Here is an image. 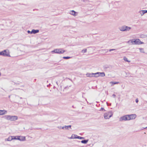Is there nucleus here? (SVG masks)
Segmentation results:
<instances>
[{
    "label": "nucleus",
    "instance_id": "obj_13",
    "mask_svg": "<svg viewBox=\"0 0 147 147\" xmlns=\"http://www.w3.org/2000/svg\"><path fill=\"white\" fill-rule=\"evenodd\" d=\"M140 13L142 16L144 14L147 13V10H143L140 11Z\"/></svg>",
    "mask_w": 147,
    "mask_h": 147
},
{
    "label": "nucleus",
    "instance_id": "obj_18",
    "mask_svg": "<svg viewBox=\"0 0 147 147\" xmlns=\"http://www.w3.org/2000/svg\"><path fill=\"white\" fill-rule=\"evenodd\" d=\"M88 140H82L81 142L82 143L84 144H86L88 142Z\"/></svg>",
    "mask_w": 147,
    "mask_h": 147
},
{
    "label": "nucleus",
    "instance_id": "obj_33",
    "mask_svg": "<svg viewBox=\"0 0 147 147\" xmlns=\"http://www.w3.org/2000/svg\"><path fill=\"white\" fill-rule=\"evenodd\" d=\"M27 32L28 34H32V31H30V30H28Z\"/></svg>",
    "mask_w": 147,
    "mask_h": 147
},
{
    "label": "nucleus",
    "instance_id": "obj_9",
    "mask_svg": "<svg viewBox=\"0 0 147 147\" xmlns=\"http://www.w3.org/2000/svg\"><path fill=\"white\" fill-rule=\"evenodd\" d=\"M98 74L99 75V76H101L102 77H103L105 76V74L104 72H97L96 74Z\"/></svg>",
    "mask_w": 147,
    "mask_h": 147
},
{
    "label": "nucleus",
    "instance_id": "obj_42",
    "mask_svg": "<svg viewBox=\"0 0 147 147\" xmlns=\"http://www.w3.org/2000/svg\"><path fill=\"white\" fill-rule=\"evenodd\" d=\"M130 42V40H129V41H128L127 42V43H129Z\"/></svg>",
    "mask_w": 147,
    "mask_h": 147
},
{
    "label": "nucleus",
    "instance_id": "obj_31",
    "mask_svg": "<svg viewBox=\"0 0 147 147\" xmlns=\"http://www.w3.org/2000/svg\"><path fill=\"white\" fill-rule=\"evenodd\" d=\"M100 111H105L106 110L104 109L102 107Z\"/></svg>",
    "mask_w": 147,
    "mask_h": 147
},
{
    "label": "nucleus",
    "instance_id": "obj_7",
    "mask_svg": "<svg viewBox=\"0 0 147 147\" xmlns=\"http://www.w3.org/2000/svg\"><path fill=\"white\" fill-rule=\"evenodd\" d=\"M17 140L20 141H24L26 140V138L25 136H18Z\"/></svg>",
    "mask_w": 147,
    "mask_h": 147
},
{
    "label": "nucleus",
    "instance_id": "obj_6",
    "mask_svg": "<svg viewBox=\"0 0 147 147\" xmlns=\"http://www.w3.org/2000/svg\"><path fill=\"white\" fill-rule=\"evenodd\" d=\"M2 52H3L5 54L7 55V56H3L10 57V56L9 54V52L8 50H5L2 51Z\"/></svg>",
    "mask_w": 147,
    "mask_h": 147
},
{
    "label": "nucleus",
    "instance_id": "obj_35",
    "mask_svg": "<svg viewBox=\"0 0 147 147\" xmlns=\"http://www.w3.org/2000/svg\"><path fill=\"white\" fill-rule=\"evenodd\" d=\"M116 50V49H110L109 50V51L110 52L111 51H114Z\"/></svg>",
    "mask_w": 147,
    "mask_h": 147
},
{
    "label": "nucleus",
    "instance_id": "obj_11",
    "mask_svg": "<svg viewBox=\"0 0 147 147\" xmlns=\"http://www.w3.org/2000/svg\"><path fill=\"white\" fill-rule=\"evenodd\" d=\"M77 136H78L77 135L73 134L69 138L71 139H77Z\"/></svg>",
    "mask_w": 147,
    "mask_h": 147
},
{
    "label": "nucleus",
    "instance_id": "obj_36",
    "mask_svg": "<svg viewBox=\"0 0 147 147\" xmlns=\"http://www.w3.org/2000/svg\"><path fill=\"white\" fill-rule=\"evenodd\" d=\"M107 104L108 106H110L111 105V103H109V104H108V102H107Z\"/></svg>",
    "mask_w": 147,
    "mask_h": 147
},
{
    "label": "nucleus",
    "instance_id": "obj_14",
    "mask_svg": "<svg viewBox=\"0 0 147 147\" xmlns=\"http://www.w3.org/2000/svg\"><path fill=\"white\" fill-rule=\"evenodd\" d=\"M139 41H140V39H134V44H136V45L139 44Z\"/></svg>",
    "mask_w": 147,
    "mask_h": 147
},
{
    "label": "nucleus",
    "instance_id": "obj_4",
    "mask_svg": "<svg viewBox=\"0 0 147 147\" xmlns=\"http://www.w3.org/2000/svg\"><path fill=\"white\" fill-rule=\"evenodd\" d=\"M130 118L129 119V117L128 115H126L122 116L120 118L119 121H126L130 120Z\"/></svg>",
    "mask_w": 147,
    "mask_h": 147
},
{
    "label": "nucleus",
    "instance_id": "obj_30",
    "mask_svg": "<svg viewBox=\"0 0 147 147\" xmlns=\"http://www.w3.org/2000/svg\"><path fill=\"white\" fill-rule=\"evenodd\" d=\"M12 82H13L14 83V85H18L20 84V83H16L15 82H14L13 81H11Z\"/></svg>",
    "mask_w": 147,
    "mask_h": 147
},
{
    "label": "nucleus",
    "instance_id": "obj_50",
    "mask_svg": "<svg viewBox=\"0 0 147 147\" xmlns=\"http://www.w3.org/2000/svg\"><path fill=\"white\" fill-rule=\"evenodd\" d=\"M1 76V72H0V76Z\"/></svg>",
    "mask_w": 147,
    "mask_h": 147
},
{
    "label": "nucleus",
    "instance_id": "obj_27",
    "mask_svg": "<svg viewBox=\"0 0 147 147\" xmlns=\"http://www.w3.org/2000/svg\"><path fill=\"white\" fill-rule=\"evenodd\" d=\"M97 73H94V75L93 77H97L99 76V75H98V74H96Z\"/></svg>",
    "mask_w": 147,
    "mask_h": 147
},
{
    "label": "nucleus",
    "instance_id": "obj_12",
    "mask_svg": "<svg viewBox=\"0 0 147 147\" xmlns=\"http://www.w3.org/2000/svg\"><path fill=\"white\" fill-rule=\"evenodd\" d=\"M86 75L87 77H93L94 73H87Z\"/></svg>",
    "mask_w": 147,
    "mask_h": 147
},
{
    "label": "nucleus",
    "instance_id": "obj_46",
    "mask_svg": "<svg viewBox=\"0 0 147 147\" xmlns=\"http://www.w3.org/2000/svg\"><path fill=\"white\" fill-rule=\"evenodd\" d=\"M62 127L61 126V127H60L59 128L61 129Z\"/></svg>",
    "mask_w": 147,
    "mask_h": 147
},
{
    "label": "nucleus",
    "instance_id": "obj_15",
    "mask_svg": "<svg viewBox=\"0 0 147 147\" xmlns=\"http://www.w3.org/2000/svg\"><path fill=\"white\" fill-rule=\"evenodd\" d=\"M13 140L12 136H10L7 138L5 139V141H11Z\"/></svg>",
    "mask_w": 147,
    "mask_h": 147
},
{
    "label": "nucleus",
    "instance_id": "obj_43",
    "mask_svg": "<svg viewBox=\"0 0 147 147\" xmlns=\"http://www.w3.org/2000/svg\"><path fill=\"white\" fill-rule=\"evenodd\" d=\"M68 79L69 80H70L71 81H72V80H71V79H69V78H68Z\"/></svg>",
    "mask_w": 147,
    "mask_h": 147
},
{
    "label": "nucleus",
    "instance_id": "obj_20",
    "mask_svg": "<svg viewBox=\"0 0 147 147\" xmlns=\"http://www.w3.org/2000/svg\"><path fill=\"white\" fill-rule=\"evenodd\" d=\"M123 59L126 62H130V61H128L127 58H126L125 57H123Z\"/></svg>",
    "mask_w": 147,
    "mask_h": 147
},
{
    "label": "nucleus",
    "instance_id": "obj_3",
    "mask_svg": "<svg viewBox=\"0 0 147 147\" xmlns=\"http://www.w3.org/2000/svg\"><path fill=\"white\" fill-rule=\"evenodd\" d=\"M131 29V28L125 25H124L119 28V30L121 31H128Z\"/></svg>",
    "mask_w": 147,
    "mask_h": 147
},
{
    "label": "nucleus",
    "instance_id": "obj_32",
    "mask_svg": "<svg viewBox=\"0 0 147 147\" xmlns=\"http://www.w3.org/2000/svg\"><path fill=\"white\" fill-rule=\"evenodd\" d=\"M134 39H131L130 40V41L131 43H132V44H134L133 42H134Z\"/></svg>",
    "mask_w": 147,
    "mask_h": 147
},
{
    "label": "nucleus",
    "instance_id": "obj_40",
    "mask_svg": "<svg viewBox=\"0 0 147 147\" xmlns=\"http://www.w3.org/2000/svg\"><path fill=\"white\" fill-rule=\"evenodd\" d=\"M104 69H107V68H108V67H106V66H104Z\"/></svg>",
    "mask_w": 147,
    "mask_h": 147
},
{
    "label": "nucleus",
    "instance_id": "obj_38",
    "mask_svg": "<svg viewBox=\"0 0 147 147\" xmlns=\"http://www.w3.org/2000/svg\"><path fill=\"white\" fill-rule=\"evenodd\" d=\"M69 87H68V86H66L65 87L64 89H67V88H69Z\"/></svg>",
    "mask_w": 147,
    "mask_h": 147
},
{
    "label": "nucleus",
    "instance_id": "obj_17",
    "mask_svg": "<svg viewBox=\"0 0 147 147\" xmlns=\"http://www.w3.org/2000/svg\"><path fill=\"white\" fill-rule=\"evenodd\" d=\"M76 13L77 12H76L74 10H71L70 11V13L72 15L75 16H76Z\"/></svg>",
    "mask_w": 147,
    "mask_h": 147
},
{
    "label": "nucleus",
    "instance_id": "obj_19",
    "mask_svg": "<svg viewBox=\"0 0 147 147\" xmlns=\"http://www.w3.org/2000/svg\"><path fill=\"white\" fill-rule=\"evenodd\" d=\"M65 129H68V128H70L71 129V125H69L68 126H66L65 125Z\"/></svg>",
    "mask_w": 147,
    "mask_h": 147
},
{
    "label": "nucleus",
    "instance_id": "obj_45",
    "mask_svg": "<svg viewBox=\"0 0 147 147\" xmlns=\"http://www.w3.org/2000/svg\"><path fill=\"white\" fill-rule=\"evenodd\" d=\"M72 107L73 108H76V107H74V106L73 105V106H72Z\"/></svg>",
    "mask_w": 147,
    "mask_h": 147
},
{
    "label": "nucleus",
    "instance_id": "obj_26",
    "mask_svg": "<svg viewBox=\"0 0 147 147\" xmlns=\"http://www.w3.org/2000/svg\"><path fill=\"white\" fill-rule=\"evenodd\" d=\"M139 49L140 50V51L141 53H144V49L142 48H139Z\"/></svg>",
    "mask_w": 147,
    "mask_h": 147
},
{
    "label": "nucleus",
    "instance_id": "obj_51",
    "mask_svg": "<svg viewBox=\"0 0 147 147\" xmlns=\"http://www.w3.org/2000/svg\"><path fill=\"white\" fill-rule=\"evenodd\" d=\"M20 99H22V97H20Z\"/></svg>",
    "mask_w": 147,
    "mask_h": 147
},
{
    "label": "nucleus",
    "instance_id": "obj_52",
    "mask_svg": "<svg viewBox=\"0 0 147 147\" xmlns=\"http://www.w3.org/2000/svg\"><path fill=\"white\" fill-rule=\"evenodd\" d=\"M9 97H10V96H9Z\"/></svg>",
    "mask_w": 147,
    "mask_h": 147
},
{
    "label": "nucleus",
    "instance_id": "obj_41",
    "mask_svg": "<svg viewBox=\"0 0 147 147\" xmlns=\"http://www.w3.org/2000/svg\"><path fill=\"white\" fill-rule=\"evenodd\" d=\"M61 129H65V126H64L63 127H62Z\"/></svg>",
    "mask_w": 147,
    "mask_h": 147
},
{
    "label": "nucleus",
    "instance_id": "obj_16",
    "mask_svg": "<svg viewBox=\"0 0 147 147\" xmlns=\"http://www.w3.org/2000/svg\"><path fill=\"white\" fill-rule=\"evenodd\" d=\"M6 112L7 111L5 110H0V115H2L5 114Z\"/></svg>",
    "mask_w": 147,
    "mask_h": 147
},
{
    "label": "nucleus",
    "instance_id": "obj_29",
    "mask_svg": "<svg viewBox=\"0 0 147 147\" xmlns=\"http://www.w3.org/2000/svg\"><path fill=\"white\" fill-rule=\"evenodd\" d=\"M140 37L141 38H144L145 37V35L144 34H142L140 35Z\"/></svg>",
    "mask_w": 147,
    "mask_h": 147
},
{
    "label": "nucleus",
    "instance_id": "obj_22",
    "mask_svg": "<svg viewBox=\"0 0 147 147\" xmlns=\"http://www.w3.org/2000/svg\"><path fill=\"white\" fill-rule=\"evenodd\" d=\"M110 83L112 84V85H114L115 84H117L119 83V82H110Z\"/></svg>",
    "mask_w": 147,
    "mask_h": 147
},
{
    "label": "nucleus",
    "instance_id": "obj_44",
    "mask_svg": "<svg viewBox=\"0 0 147 147\" xmlns=\"http://www.w3.org/2000/svg\"><path fill=\"white\" fill-rule=\"evenodd\" d=\"M68 79L69 80H70L71 81H72V80H71V79H69V78H68Z\"/></svg>",
    "mask_w": 147,
    "mask_h": 147
},
{
    "label": "nucleus",
    "instance_id": "obj_37",
    "mask_svg": "<svg viewBox=\"0 0 147 147\" xmlns=\"http://www.w3.org/2000/svg\"><path fill=\"white\" fill-rule=\"evenodd\" d=\"M135 101L136 103H138V98H137L136 99Z\"/></svg>",
    "mask_w": 147,
    "mask_h": 147
},
{
    "label": "nucleus",
    "instance_id": "obj_47",
    "mask_svg": "<svg viewBox=\"0 0 147 147\" xmlns=\"http://www.w3.org/2000/svg\"><path fill=\"white\" fill-rule=\"evenodd\" d=\"M106 50H107V52L108 51V49H106Z\"/></svg>",
    "mask_w": 147,
    "mask_h": 147
},
{
    "label": "nucleus",
    "instance_id": "obj_34",
    "mask_svg": "<svg viewBox=\"0 0 147 147\" xmlns=\"http://www.w3.org/2000/svg\"><path fill=\"white\" fill-rule=\"evenodd\" d=\"M139 45H140V44H142L144 43L143 42H141L140 40V41H139Z\"/></svg>",
    "mask_w": 147,
    "mask_h": 147
},
{
    "label": "nucleus",
    "instance_id": "obj_2",
    "mask_svg": "<svg viewBox=\"0 0 147 147\" xmlns=\"http://www.w3.org/2000/svg\"><path fill=\"white\" fill-rule=\"evenodd\" d=\"M65 52V51L62 49H57L53 50L51 51L52 53H54L58 54H63Z\"/></svg>",
    "mask_w": 147,
    "mask_h": 147
},
{
    "label": "nucleus",
    "instance_id": "obj_49",
    "mask_svg": "<svg viewBox=\"0 0 147 147\" xmlns=\"http://www.w3.org/2000/svg\"><path fill=\"white\" fill-rule=\"evenodd\" d=\"M56 83H57V85H58V83H57V82H56Z\"/></svg>",
    "mask_w": 147,
    "mask_h": 147
},
{
    "label": "nucleus",
    "instance_id": "obj_8",
    "mask_svg": "<svg viewBox=\"0 0 147 147\" xmlns=\"http://www.w3.org/2000/svg\"><path fill=\"white\" fill-rule=\"evenodd\" d=\"M129 117V119L130 118V120L135 119L136 117V114H131L128 115Z\"/></svg>",
    "mask_w": 147,
    "mask_h": 147
},
{
    "label": "nucleus",
    "instance_id": "obj_24",
    "mask_svg": "<svg viewBox=\"0 0 147 147\" xmlns=\"http://www.w3.org/2000/svg\"><path fill=\"white\" fill-rule=\"evenodd\" d=\"M18 138V136H12L13 140H17Z\"/></svg>",
    "mask_w": 147,
    "mask_h": 147
},
{
    "label": "nucleus",
    "instance_id": "obj_48",
    "mask_svg": "<svg viewBox=\"0 0 147 147\" xmlns=\"http://www.w3.org/2000/svg\"><path fill=\"white\" fill-rule=\"evenodd\" d=\"M146 128H147V127L144 128V129H146Z\"/></svg>",
    "mask_w": 147,
    "mask_h": 147
},
{
    "label": "nucleus",
    "instance_id": "obj_5",
    "mask_svg": "<svg viewBox=\"0 0 147 147\" xmlns=\"http://www.w3.org/2000/svg\"><path fill=\"white\" fill-rule=\"evenodd\" d=\"M113 115V114L112 113V112L111 111L105 113L104 114V118L105 119H109Z\"/></svg>",
    "mask_w": 147,
    "mask_h": 147
},
{
    "label": "nucleus",
    "instance_id": "obj_1",
    "mask_svg": "<svg viewBox=\"0 0 147 147\" xmlns=\"http://www.w3.org/2000/svg\"><path fill=\"white\" fill-rule=\"evenodd\" d=\"M4 118L7 120L11 121H15L18 119V117L16 116H11L9 115H6L4 116Z\"/></svg>",
    "mask_w": 147,
    "mask_h": 147
},
{
    "label": "nucleus",
    "instance_id": "obj_10",
    "mask_svg": "<svg viewBox=\"0 0 147 147\" xmlns=\"http://www.w3.org/2000/svg\"><path fill=\"white\" fill-rule=\"evenodd\" d=\"M39 30H38L32 29V34H35L38 33L39 32Z\"/></svg>",
    "mask_w": 147,
    "mask_h": 147
},
{
    "label": "nucleus",
    "instance_id": "obj_25",
    "mask_svg": "<svg viewBox=\"0 0 147 147\" xmlns=\"http://www.w3.org/2000/svg\"><path fill=\"white\" fill-rule=\"evenodd\" d=\"M87 52V49H83L82 51L81 52L82 53H85Z\"/></svg>",
    "mask_w": 147,
    "mask_h": 147
},
{
    "label": "nucleus",
    "instance_id": "obj_28",
    "mask_svg": "<svg viewBox=\"0 0 147 147\" xmlns=\"http://www.w3.org/2000/svg\"><path fill=\"white\" fill-rule=\"evenodd\" d=\"M77 139H84V138L78 136H77Z\"/></svg>",
    "mask_w": 147,
    "mask_h": 147
},
{
    "label": "nucleus",
    "instance_id": "obj_21",
    "mask_svg": "<svg viewBox=\"0 0 147 147\" xmlns=\"http://www.w3.org/2000/svg\"><path fill=\"white\" fill-rule=\"evenodd\" d=\"M63 58L65 59H68L71 58V57L67 56V57H63Z\"/></svg>",
    "mask_w": 147,
    "mask_h": 147
},
{
    "label": "nucleus",
    "instance_id": "obj_23",
    "mask_svg": "<svg viewBox=\"0 0 147 147\" xmlns=\"http://www.w3.org/2000/svg\"><path fill=\"white\" fill-rule=\"evenodd\" d=\"M0 55H2V56H7V55L5 54L3 52H0Z\"/></svg>",
    "mask_w": 147,
    "mask_h": 147
},
{
    "label": "nucleus",
    "instance_id": "obj_39",
    "mask_svg": "<svg viewBox=\"0 0 147 147\" xmlns=\"http://www.w3.org/2000/svg\"><path fill=\"white\" fill-rule=\"evenodd\" d=\"M112 96L114 97V98H115L116 96V95L115 94H113L112 95Z\"/></svg>",
    "mask_w": 147,
    "mask_h": 147
}]
</instances>
